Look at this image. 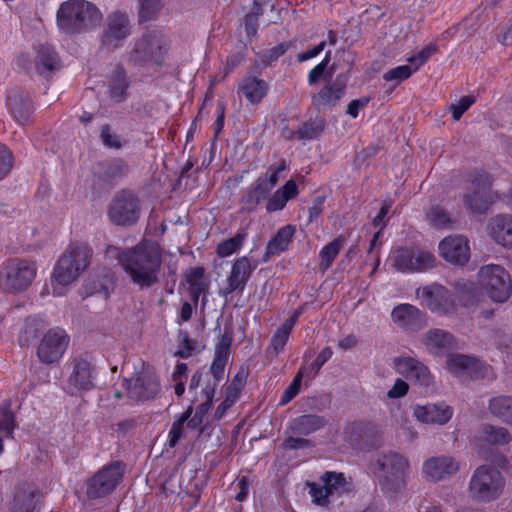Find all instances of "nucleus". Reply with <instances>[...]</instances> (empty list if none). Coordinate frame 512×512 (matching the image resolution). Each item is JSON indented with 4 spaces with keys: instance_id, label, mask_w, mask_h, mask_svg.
Here are the masks:
<instances>
[{
    "instance_id": "8fccbe9b",
    "label": "nucleus",
    "mask_w": 512,
    "mask_h": 512,
    "mask_svg": "<svg viewBox=\"0 0 512 512\" xmlns=\"http://www.w3.org/2000/svg\"><path fill=\"white\" fill-rule=\"evenodd\" d=\"M438 46L436 43H429L416 54L410 56L407 61L416 69V72L430 59V57L437 51Z\"/></svg>"
},
{
    "instance_id": "9b49d317",
    "label": "nucleus",
    "mask_w": 512,
    "mask_h": 512,
    "mask_svg": "<svg viewBox=\"0 0 512 512\" xmlns=\"http://www.w3.org/2000/svg\"><path fill=\"white\" fill-rule=\"evenodd\" d=\"M140 210L137 195L130 190L122 189L113 197L108 208V217L116 225L131 226L138 221Z\"/></svg>"
},
{
    "instance_id": "6e6d98bb",
    "label": "nucleus",
    "mask_w": 512,
    "mask_h": 512,
    "mask_svg": "<svg viewBox=\"0 0 512 512\" xmlns=\"http://www.w3.org/2000/svg\"><path fill=\"white\" fill-rule=\"evenodd\" d=\"M248 377L247 369L241 367L226 389V394L237 399Z\"/></svg>"
},
{
    "instance_id": "a211bd4d",
    "label": "nucleus",
    "mask_w": 512,
    "mask_h": 512,
    "mask_svg": "<svg viewBox=\"0 0 512 512\" xmlns=\"http://www.w3.org/2000/svg\"><path fill=\"white\" fill-rule=\"evenodd\" d=\"M130 21L126 13L113 12L107 17V26L101 38L102 46L114 50L122 46L123 41L130 35Z\"/></svg>"
},
{
    "instance_id": "9d476101",
    "label": "nucleus",
    "mask_w": 512,
    "mask_h": 512,
    "mask_svg": "<svg viewBox=\"0 0 512 512\" xmlns=\"http://www.w3.org/2000/svg\"><path fill=\"white\" fill-rule=\"evenodd\" d=\"M479 282L488 296L498 303L508 300L512 293L510 274L502 266L489 264L480 268Z\"/></svg>"
},
{
    "instance_id": "7ed1b4c3",
    "label": "nucleus",
    "mask_w": 512,
    "mask_h": 512,
    "mask_svg": "<svg viewBox=\"0 0 512 512\" xmlns=\"http://www.w3.org/2000/svg\"><path fill=\"white\" fill-rule=\"evenodd\" d=\"M102 15L93 3L86 0H67L57 11V24L67 34L82 33L95 26Z\"/></svg>"
},
{
    "instance_id": "c756f323",
    "label": "nucleus",
    "mask_w": 512,
    "mask_h": 512,
    "mask_svg": "<svg viewBox=\"0 0 512 512\" xmlns=\"http://www.w3.org/2000/svg\"><path fill=\"white\" fill-rule=\"evenodd\" d=\"M36 72L44 77L60 69L61 63L57 52L49 45H41L34 60Z\"/></svg>"
},
{
    "instance_id": "5701e85b",
    "label": "nucleus",
    "mask_w": 512,
    "mask_h": 512,
    "mask_svg": "<svg viewBox=\"0 0 512 512\" xmlns=\"http://www.w3.org/2000/svg\"><path fill=\"white\" fill-rule=\"evenodd\" d=\"M393 363L398 373L416 384L428 387L433 383V376L429 368L419 360L412 357H397Z\"/></svg>"
},
{
    "instance_id": "69168bd1",
    "label": "nucleus",
    "mask_w": 512,
    "mask_h": 512,
    "mask_svg": "<svg viewBox=\"0 0 512 512\" xmlns=\"http://www.w3.org/2000/svg\"><path fill=\"white\" fill-rule=\"evenodd\" d=\"M332 356V350L329 347L324 348L317 358L311 363L310 365V371L312 373V377H315L320 368L325 364L326 361H328Z\"/></svg>"
},
{
    "instance_id": "7c9ffc66",
    "label": "nucleus",
    "mask_w": 512,
    "mask_h": 512,
    "mask_svg": "<svg viewBox=\"0 0 512 512\" xmlns=\"http://www.w3.org/2000/svg\"><path fill=\"white\" fill-rule=\"evenodd\" d=\"M299 194L298 186L293 179L285 182V184L277 189L267 200L266 211L268 213L283 210L288 201L294 199Z\"/></svg>"
},
{
    "instance_id": "1a4fd4ad",
    "label": "nucleus",
    "mask_w": 512,
    "mask_h": 512,
    "mask_svg": "<svg viewBox=\"0 0 512 512\" xmlns=\"http://www.w3.org/2000/svg\"><path fill=\"white\" fill-rule=\"evenodd\" d=\"M167 51L168 43L165 36L160 32L150 31L135 42L130 57L139 65L153 63L162 66Z\"/></svg>"
},
{
    "instance_id": "ddd939ff",
    "label": "nucleus",
    "mask_w": 512,
    "mask_h": 512,
    "mask_svg": "<svg viewBox=\"0 0 512 512\" xmlns=\"http://www.w3.org/2000/svg\"><path fill=\"white\" fill-rule=\"evenodd\" d=\"M69 342L70 336L64 329L60 327L49 329L38 344L36 352L38 359L47 365L59 362L65 354Z\"/></svg>"
},
{
    "instance_id": "f3484780",
    "label": "nucleus",
    "mask_w": 512,
    "mask_h": 512,
    "mask_svg": "<svg viewBox=\"0 0 512 512\" xmlns=\"http://www.w3.org/2000/svg\"><path fill=\"white\" fill-rule=\"evenodd\" d=\"M446 368L455 376L468 375L472 379H483L491 370L478 358L460 353H451L447 356Z\"/></svg>"
},
{
    "instance_id": "a19ab883",
    "label": "nucleus",
    "mask_w": 512,
    "mask_h": 512,
    "mask_svg": "<svg viewBox=\"0 0 512 512\" xmlns=\"http://www.w3.org/2000/svg\"><path fill=\"white\" fill-rule=\"evenodd\" d=\"M214 332L217 333V342L215 344V354L229 357L230 347L233 341V328L229 322L223 327L217 322Z\"/></svg>"
},
{
    "instance_id": "680f3d73",
    "label": "nucleus",
    "mask_w": 512,
    "mask_h": 512,
    "mask_svg": "<svg viewBox=\"0 0 512 512\" xmlns=\"http://www.w3.org/2000/svg\"><path fill=\"white\" fill-rule=\"evenodd\" d=\"M215 387L216 383H214L212 386H206L203 390V394L205 395V401L202 404H200L196 410V414L199 415L202 419L207 414L212 405Z\"/></svg>"
},
{
    "instance_id": "a878e982",
    "label": "nucleus",
    "mask_w": 512,
    "mask_h": 512,
    "mask_svg": "<svg viewBox=\"0 0 512 512\" xmlns=\"http://www.w3.org/2000/svg\"><path fill=\"white\" fill-rule=\"evenodd\" d=\"M296 233V226L287 224L280 227L266 244L262 262H268L271 257L286 252L293 241Z\"/></svg>"
},
{
    "instance_id": "13d9d810",
    "label": "nucleus",
    "mask_w": 512,
    "mask_h": 512,
    "mask_svg": "<svg viewBox=\"0 0 512 512\" xmlns=\"http://www.w3.org/2000/svg\"><path fill=\"white\" fill-rule=\"evenodd\" d=\"M182 349L175 352L180 358H188L197 347V341L190 338L187 332L180 330L178 335Z\"/></svg>"
},
{
    "instance_id": "6e6552de",
    "label": "nucleus",
    "mask_w": 512,
    "mask_h": 512,
    "mask_svg": "<svg viewBox=\"0 0 512 512\" xmlns=\"http://www.w3.org/2000/svg\"><path fill=\"white\" fill-rule=\"evenodd\" d=\"M35 262L13 258L0 266V284L7 290L20 292L26 290L36 277Z\"/></svg>"
},
{
    "instance_id": "c03bdc74",
    "label": "nucleus",
    "mask_w": 512,
    "mask_h": 512,
    "mask_svg": "<svg viewBox=\"0 0 512 512\" xmlns=\"http://www.w3.org/2000/svg\"><path fill=\"white\" fill-rule=\"evenodd\" d=\"M244 233H236L233 237L221 241L216 247V253L219 257L225 258L237 252L245 240Z\"/></svg>"
},
{
    "instance_id": "72a5a7b5",
    "label": "nucleus",
    "mask_w": 512,
    "mask_h": 512,
    "mask_svg": "<svg viewBox=\"0 0 512 512\" xmlns=\"http://www.w3.org/2000/svg\"><path fill=\"white\" fill-rule=\"evenodd\" d=\"M489 412L501 422L512 426V396L498 395L488 402Z\"/></svg>"
},
{
    "instance_id": "412c9836",
    "label": "nucleus",
    "mask_w": 512,
    "mask_h": 512,
    "mask_svg": "<svg viewBox=\"0 0 512 512\" xmlns=\"http://www.w3.org/2000/svg\"><path fill=\"white\" fill-rule=\"evenodd\" d=\"M6 107L12 119L20 126L33 123L35 106L30 95L24 91H15L6 98Z\"/></svg>"
},
{
    "instance_id": "2eb2a0df",
    "label": "nucleus",
    "mask_w": 512,
    "mask_h": 512,
    "mask_svg": "<svg viewBox=\"0 0 512 512\" xmlns=\"http://www.w3.org/2000/svg\"><path fill=\"white\" fill-rule=\"evenodd\" d=\"M123 476L120 462L112 463L97 472L87 484V495L90 498H100L111 493Z\"/></svg>"
},
{
    "instance_id": "de8ad7c7",
    "label": "nucleus",
    "mask_w": 512,
    "mask_h": 512,
    "mask_svg": "<svg viewBox=\"0 0 512 512\" xmlns=\"http://www.w3.org/2000/svg\"><path fill=\"white\" fill-rule=\"evenodd\" d=\"M100 139L104 147L114 150H119L128 143L127 140L114 133L109 124L102 125L100 130Z\"/></svg>"
},
{
    "instance_id": "0eeeda50",
    "label": "nucleus",
    "mask_w": 512,
    "mask_h": 512,
    "mask_svg": "<svg viewBox=\"0 0 512 512\" xmlns=\"http://www.w3.org/2000/svg\"><path fill=\"white\" fill-rule=\"evenodd\" d=\"M378 464L384 473L380 480L382 490L390 494L402 491L406 486L405 478L410 467L408 459L397 452L389 451L378 459Z\"/></svg>"
},
{
    "instance_id": "393cba45",
    "label": "nucleus",
    "mask_w": 512,
    "mask_h": 512,
    "mask_svg": "<svg viewBox=\"0 0 512 512\" xmlns=\"http://www.w3.org/2000/svg\"><path fill=\"white\" fill-rule=\"evenodd\" d=\"M92 357L84 352L73 360V371L69 382L78 390H89L92 387Z\"/></svg>"
},
{
    "instance_id": "f704fd0d",
    "label": "nucleus",
    "mask_w": 512,
    "mask_h": 512,
    "mask_svg": "<svg viewBox=\"0 0 512 512\" xmlns=\"http://www.w3.org/2000/svg\"><path fill=\"white\" fill-rule=\"evenodd\" d=\"M101 167L99 177L107 183H112L129 172L128 163L122 158H113L99 164Z\"/></svg>"
},
{
    "instance_id": "49530a36",
    "label": "nucleus",
    "mask_w": 512,
    "mask_h": 512,
    "mask_svg": "<svg viewBox=\"0 0 512 512\" xmlns=\"http://www.w3.org/2000/svg\"><path fill=\"white\" fill-rule=\"evenodd\" d=\"M391 317L392 320H422L423 313L412 304L401 303L393 308Z\"/></svg>"
},
{
    "instance_id": "4d7b16f0",
    "label": "nucleus",
    "mask_w": 512,
    "mask_h": 512,
    "mask_svg": "<svg viewBox=\"0 0 512 512\" xmlns=\"http://www.w3.org/2000/svg\"><path fill=\"white\" fill-rule=\"evenodd\" d=\"M476 102L473 95H466L459 99L456 104H451L450 111L452 118L457 121Z\"/></svg>"
},
{
    "instance_id": "6ab92c4d",
    "label": "nucleus",
    "mask_w": 512,
    "mask_h": 512,
    "mask_svg": "<svg viewBox=\"0 0 512 512\" xmlns=\"http://www.w3.org/2000/svg\"><path fill=\"white\" fill-rule=\"evenodd\" d=\"M460 469V463L449 455L434 456L424 461L422 473L430 482L447 480Z\"/></svg>"
},
{
    "instance_id": "58836bf2",
    "label": "nucleus",
    "mask_w": 512,
    "mask_h": 512,
    "mask_svg": "<svg viewBox=\"0 0 512 512\" xmlns=\"http://www.w3.org/2000/svg\"><path fill=\"white\" fill-rule=\"evenodd\" d=\"M481 437L491 445H507L512 441V435L507 428L491 424L482 427Z\"/></svg>"
},
{
    "instance_id": "3c124183",
    "label": "nucleus",
    "mask_w": 512,
    "mask_h": 512,
    "mask_svg": "<svg viewBox=\"0 0 512 512\" xmlns=\"http://www.w3.org/2000/svg\"><path fill=\"white\" fill-rule=\"evenodd\" d=\"M373 428L374 426L371 423L357 421L349 424L346 427L345 433L348 435L350 441L358 442L368 436V433L372 431Z\"/></svg>"
},
{
    "instance_id": "aec40b11",
    "label": "nucleus",
    "mask_w": 512,
    "mask_h": 512,
    "mask_svg": "<svg viewBox=\"0 0 512 512\" xmlns=\"http://www.w3.org/2000/svg\"><path fill=\"white\" fill-rule=\"evenodd\" d=\"M440 256L447 262L463 266L470 259L468 239L462 235H450L442 239L438 246Z\"/></svg>"
},
{
    "instance_id": "0e129e2a",
    "label": "nucleus",
    "mask_w": 512,
    "mask_h": 512,
    "mask_svg": "<svg viewBox=\"0 0 512 512\" xmlns=\"http://www.w3.org/2000/svg\"><path fill=\"white\" fill-rule=\"evenodd\" d=\"M228 357L221 355H214V360L210 367V372L213 375L215 382L219 381L224 373V368L227 364Z\"/></svg>"
},
{
    "instance_id": "bb28decb",
    "label": "nucleus",
    "mask_w": 512,
    "mask_h": 512,
    "mask_svg": "<svg viewBox=\"0 0 512 512\" xmlns=\"http://www.w3.org/2000/svg\"><path fill=\"white\" fill-rule=\"evenodd\" d=\"M490 237L504 248L512 249V215L498 214L488 223Z\"/></svg>"
},
{
    "instance_id": "e433bc0d",
    "label": "nucleus",
    "mask_w": 512,
    "mask_h": 512,
    "mask_svg": "<svg viewBox=\"0 0 512 512\" xmlns=\"http://www.w3.org/2000/svg\"><path fill=\"white\" fill-rule=\"evenodd\" d=\"M128 87L129 82L126 72L122 67L118 66L110 79L109 93L111 99L117 102L123 101L127 96Z\"/></svg>"
},
{
    "instance_id": "37998d69",
    "label": "nucleus",
    "mask_w": 512,
    "mask_h": 512,
    "mask_svg": "<svg viewBox=\"0 0 512 512\" xmlns=\"http://www.w3.org/2000/svg\"><path fill=\"white\" fill-rule=\"evenodd\" d=\"M414 73H416V69H412L411 65L406 64L389 69L383 73L382 78L386 82H394L393 87L390 89L391 92L397 85L409 79Z\"/></svg>"
},
{
    "instance_id": "20e7f679",
    "label": "nucleus",
    "mask_w": 512,
    "mask_h": 512,
    "mask_svg": "<svg viewBox=\"0 0 512 512\" xmlns=\"http://www.w3.org/2000/svg\"><path fill=\"white\" fill-rule=\"evenodd\" d=\"M92 255L87 243L71 242L53 268L52 282L61 286L72 283L90 265Z\"/></svg>"
},
{
    "instance_id": "f257e3e1",
    "label": "nucleus",
    "mask_w": 512,
    "mask_h": 512,
    "mask_svg": "<svg viewBox=\"0 0 512 512\" xmlns=\"http://www.w3.org/2000/svg\"><path fill=\"white\" fill-rule=\"evenodd\" d=\"M106 254L116 258L132 282L140 288H148L158 282L162 253L157 244L140 242L126 250L108 246Z\"/></svg>"
},
{
    "instance_id": "f8f14e48",
    "label": "nucleus",
    "mask_w": 512,
    "mask_h": 512,
    "mask_svg": "<svg viewBox=\"0 0 512 512\" xmlns=\"http://www.w3.org/2000/svg\"><path fill=\"white\" fill-rule=\"evenodd\" d=\"M436 266L435 255L427 250L399 247L393 254V267L401 273H423Z\"/></svg>"
},
{
    "instance_id": "603ef678",
    "label": "nucleus",
    "mask_w": 512,
    "mask_h": 512,
    "mask_svg": "<svg viewBox=\"0 0 512 512\" xmlns=\"http://www.w3.org/2000/svg\"><path fill=\"white\" fill-rule=\"evenodd\" d=\"M292 46L291 41H283L276 46L267 49L261 55V60L263 63L270 65L273 62L277 61L281 56H283Z\"/></svg>"
},
{
    "instance_id": "39448f33",
    "label": "nucleus",
    "mask_w": 512,
    "mask_h": 512,
    "mask_svg": "<svg viewBox=\"0 0 512 512\" xmlns=\"http://www.w3.org/2000/svg\"><path fill=\"white\" fill-rule=\"evenodd\" d=\"M505 479L502 473L491 465L477 467L469 481L468 493L476 503H490L503 493Z\"/></svg>"
},
{
    "instance_id": "b1692460",
    "label": "nucleus",
    "mask_w": 512,
    "mask_h": 512,
    "mask_svg": "<svg viewBox=\"0 0 512 512\" xmlns=\"http://www.w3.org/2000/svg\"><path fill=\"white\" fill-rule=\"evenodd\" d=\"M347 87V76L343 73L336 76L334 80L325 83L321 89L311 96L314 106H335L345 95Z\"/></svg>"
},
{
    "instance_id": "dca6fc26",
    "label": "nucleus",
    "mask_w": 512,
    "mask_h": 512,
    "mask_svg": "<svg viewBox=\"0 0 512 512\" xmlns=\"http://www.w3.org/2000/svg\"><path fill=\"white\" fill-rule=\"evenodd\" d=\"M125 387L128 396L136 400L152 399L160 390L155 372L145 367L134 377L125 379Z\"/></svg>"
},
{
    "instance_id": "774afa93",
    "label": "nucleus",
    "mask_w": 512,
    "mask_h": 512,
    "mask_svg": "<svg viewBox=\"0 0 512 512\" xmlns=\"http://www.w3.org/2000/svg\"><path fill=\"white\" fill-rule=\"evenodd\" d=\"M409 390V385L402 379H397L393 387L387 392L390 399H397L405 396Z\"/></svg>"
},
{
    "instance_id": "473e14b6",
    "label": "nucleus",
    "mask_w": 512,
    "mask_h": 512,
    "mask_svg": "<svg viewBox=\"0 0 512 512\" xmlns=\"http://www.w3.org/2000/svg\"><path fill=\"white\" fill-rule=\"evenodd\" d=\"M424 344L431 351L450 350L457 347L454 336L439 329L428 331L424 338Z\"/></svg>"
},
{
    "instance_id": "052dcab7",
    "label": "nucleus",
    "mask_w": 512,
    "mask_h": 512,
    "mask_svg": "<svg viewBox=\"0 0 512 512\" xmlns=\"http://www.w3.org/2000/svg\"><path fill=\"white\" fill-rule=\"evenodd\" d=\"M287 168V163L282 159L277 167H270L268 169L269 176L262 177V181L266 184V188L269 187V192L276 186L279 181V174Z\"/></svg>"
},
{
    "instance_id": "a18cd8bd",
    "label": "nucleus",
    "mask_w": 512,
    "mask_h": 512,
    "mask_svg": "<svg viewBox=\"0 0 512 512\" xmlns=\"http://www.w3.org/2000/svg\"><path fill=\"white\" fill-rule=\"evenodd\" d=\"M263 14V8L258 0H254L252 10L244 17V28L248 37L255 36L259 28V17Z\"/></svg>"
},
{
    "instance_id": "4468645a",
    "label": "nucleus",
    "mask_w": 512,
    "mask_h": 512,
    "mask_svg": "<svg viewBox=\"0 0 512 512\" xmlns=\"http://www.w3.org/2000/svg\"><path fill=\"white\" fill-rule=\"evenodd\" d=\"M257 266L258 262L247 256L236 258L222 288L223 295H241Z\"/></svg>"
},
{
    "instance_id": "79ce46f5",
    "label": "nucleus",
    "mask_w": 512,
    "mask_h": 512,
    "mask_svg": "<svg viewBox=\"0 0 512 512\" xmlns=\"http://www.w3.org/2000/svg\"><path fill=\"white\" fill-rule=\"evenodd\" d=\"M426 220L435 229L448 228L453 222L449 212L440 205H434L428 209Z\"/></svg>"
},
{
    "instance_id": "ea45409f",
    "label": "nucleus",
    "mask_w": 512,
    "mask_h": 512,
    "mask_svg": "<svg viewBox=\"0 0 512 512\" xmlns=\"http://www.w3.org/2000/svg\"><path fill=\"white\" fill-rule=\"evenodd\" d=\"M346 241V237L344 235H338L335 237L331 242L324 245L320 252H319V258H320V267L323 270L329 269L334 260L336 259L337 255L339 254L340 250L342 249L344 243Z\"/></svg>"
},
{
    "instance_id": "864d4df0",
    "label": "nucleus",
    "mask_w": 512,
    "mask_h": 512,
    "mask_svg": "<svg viewBox=\"0 0 512 512\" xmlns=\"http://www.w3.org/2000/svg\"><path fill=\"white\" fill-rule=\"evenodd\" d=\"M161 8V0H140L139 21L146 22L154 19Z\"/></svg>"
},
{
    "instance_id": "c9c22d12",
    "label": "nucleus",
    "mask_w": 512,
    "mask_h": 512,
    "mask_svg": "<svg viewBox=\"0 0 512 512\" xmlns=\"http://www.w3.org/2000/svg\"><path fill=\"white\" fill-rule=\"evenodd\" d=\"M326 121L320 116L310 117L298 127V140L311 141L318 139L324 132Z\"/></svg>"
},
{
    "instance_id": "423d86ee",
    "label": "nucleus",
    "mask_w": 512,
    "mask_h": 512,
    "mask_svg": "<svg viewBox=\"0 0 512 512\" xmlns=\"http://www.w3.org/2000/svg\"><path fill=\"white\" fill-rule=\"evenodd\" d=\"M468 181L473 186V191L463 195L465 208L473 213L484 214L500 195L492 190L493 176L485 170H474L469 173Z\"/></svg>"
},
{
    "instance_id": "338daca9",
    "label": "nucleus",
    "mask_w": 512,
    "mask_h": 512,
    "mask_svg": "<svg viewBox=\"0 0 512 512\" xmlns=\"http://www.w3.org/2000/svg\"><path fill=\"white\" fill-rule=\"evenodd\" d=\"M370 102V97H361L359 99H354L349 102L347 105L346 113L352 117L357 118L360 112V109L366 107Z\"/></svg>"
},
{
    "instance_id": "bf43d9fd",
    "label": "nucleus",
    "mask_w": 512,
    "mask_h": 512,
    "mask_svg": "<svg viewBox=\"0 0 512 512\" xmlns=\"http://www.w3.org/2000/svg\"><path fill=\"white\" fill-rule=\"evenodd\" d=\"M322 481L327 488H329L330 494L333 491H337L345 488L346 480L342 473L326 472L322 476Z\"/></svg>"
},
{
    "instance_id": "e2e57ef3",
    "label": "nucleus",
    "mask_w": 512,
    "mask_h": 512,
    "mask_svg": "<svg viewBox=\"0 0 512 512\" xmlns=\"http://www.w3.org/2000/svg\"><path fill=\"white\" fill-rule=\"evenodd\" d=\"M308 486L310 487L309 493L313 497L314 502L320 505L325 504L327 497L330 495L329 488H327L324 483L323 486L308 483Z\"/></svg>"
},
{
    "instance_id": "09e8293b",
    "label": "nucleus",
    "mask_w": 512,
    "mask_h": 512,
    "mask_svg": "<svg viewBox=\"0 0 512 512\" xmlns=\"http://www.w3.org/2000/svg\"><path fill=\"white\" fill-rule=\"evenodd\" d=\"M293 329V322H285L273 334L270 348L277 355L285 346L289 335Z\"/></svg>"
},
{
    "instance_id": "cd10ccee",
    "label": "nucleus",
    "mask_w": 512,
    "mask_h": 512,
    "mask_svg": "<svg viewBox=\"0 0 512 512\" xmlns=\"http://www.w3.org/2000/svg\"><path fill=\"white\" fill-rule=\"evenodd\" d=\"M268 83L256 76H245L237 86V93L245 97L252 105H258L267 95Z\"/></svg>"
},
{
    "instance_id": "2f4dec72",
    "label": "nucleus",
    "mask_w": 512,
    "mask_h": 512,
    "mask_svg": "<svg viewBox=\"0 0 512 512\" xmlns=\"http://www.w3.org/2000/svg\"><path fill=\"white\" fill-rule=\"evenodd\" d=\"M266 184L262 181V176H259L254 184L248 189V191L241 197L240 203L242 209L247 212H253L257 206L268 196L269 187L266 188Z\"/></svg>"
},
{
    "instance_id": "f03ea898",
    "label": "nucleus",
    "mask_w": 512,
    "mask_h": 512,
    "mask_svg": "<svg viewBox=\"0 0 512 512\" xmlns=\"http://www.w3.org/2000/svg\"><path fill=\"white\" fill-rule=\"evenodd\" d=\"M455 296L448 288L439 283H432L417 289L425 306L438 316H448L456 312L458 304L469 308L480 306L479 289L472 281H457L455 283Z\"/></svg>"
},
{
    "instance_id": "4c0bfd02",
    "label": "nucleus",
    "mask_w": 512,
    "mask_h": 512,
    "mask_svg": "<svg viewBox=\"0 0 512 512\" xmlns=\"http://www.w3.org/2000/svg\"><path fill=\"white\" fill-rule=\"evenodd\" d=\"M326 420L322 416L307 414L296 418L292 425L294 433L309 435L325 426Z\"/></svg>"
},
{
    "instance_id": "5fc2aeb1",
    "label": "nucleus",
    "mask_w": 512,
    "mask_h": 512,
    "mask_svg": "<svg viewBox=\"0 0 512 512\" xmlns=\"http://www.w3.org/2000/svg\"><path fill=\"white\" fill-rule=\"evenodd\" d=\"M13 164V153L5 144L0 142V181L9 174Z\"/></svg>"
},
{
    "instance_id": "c85d7f7f",
    "label": "nucleus",
    "mask_w": 512,
    "mask_h": 512,
    "mask_svg": "<svg viewBox=\"0 0 512 512\" xmlns=\"http://www.w3.org/2000/svg\"><path fill=\"white\" fill-rule=\"evenodd\" d=\"M414 416L423 423L443 425L450 420L452 409L444 404L416 406L414 408Z\"/></svg>"
},
{
    "instance_id": "4be33fe9",
    "label": "nucleus",
    "mask_w": 512,
    "mask_h": 512,
    "mask_svg": "<svg viewBox=\"0 0 512 512\" xmlns=\"http://www.w3.org/2000/svg\"><path fill=\"white\" fill-rule=\"evenodd\" d=\"M42 493L33 483L23 482L15 487L11 512H38Z\"/></svg>"
}]
</instances>
